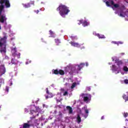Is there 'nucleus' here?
I'll return each mask as SVG.
<instances>
[{"label":"nucleus","instance_id":"9b49d317","mask_svg":"<svg viewBox=\"0 0 128 128\" xmlns=\"http://www.w3.org/2000/svg\"><path fill=\"white\" fill-rule=\"evenodd\" d=\"M81 122H82V118H80V114H78L77 115V122L78 124H80Z\"/></svg>","mask_w":128,"mask_h":128},{"label":"nucleus","instance_id":"2f4dec72","mask_svg":"<svg viewBox=\"0 0 128 128\" xmlns=\"http://www.w3.org/2000/svg\"><path fill=\"white\" fill-rule=\"evenodd\" d=\"M124 118H126V116H128V112H126V113L124 114Z\"/></svg>","mask_w":128,"mask_h":128},{"label":"nucleus","instance_id":"4c0bfd02","mask_svg":"<svg viewBox=\"0 0 128 128\" xmlns=\"http://www.w3.org/2000/svg\"><path fill=\"white\" fill-rule=\"evenodd\" d=\"M34 12H36V14H38L40 12V11L38 10H34Z\"/></svg>","mask_w":128,"mask_h":128},{"label":"nucleus","instance_id":"423d86ee","mask_svg":"<svg viewBox=\"0 0 128 128\" xmlns=\"http://www.w3.org/2000/svg\"><path fill=\"white\" fill-rule=\"evenodd\" d=\"M7 18H6L4 16H1L0 18V22L4 24V20H6Z\"/></svg>","mask_w":128,"mask_h":128},{"label":"nucleus","instance_id":"dca6fc26","mask_svg":"<svg viewBox=\"0 0 128 128\" xmlns=\"http://www.w3.org/2000/svg\"><path fill=\"white\" fill-rule=\"evenodd\" d=\"M83 100L84 102H88L90 100V97L88 96H84Z\"/></svg>","mask_w":128,"mask_h":128},{"label":"nucleus","instance_id":"09e8293b","mask_svg":"<svg viewBox=\"0 0 128 128\" xmlns=\"http://www.w3.org/2000/svg\"><path fill=\"white\" fill-rule=\"evenodd\" d=\"M82 96H84V94H82Z\"/></svg>","mask_w":128,"mask_h":128},{"label":"nucleus","instance_id":"a878e982","mask_svg":"<svg viewBox=\"0 0 128 128\" xmlns=\"http://www.w3.org/2000/svg\"><path fill=\"white\" fill-rule=\"evenodd\" d=\"M124 72H128V68L126 66H124Z\"/></svg>","mask_w":128,"mask_h":128},{"label":"nucleus","instance_id":"7ed1b4c3","mask_svg":"<svg viewBox=\"0 0 128 128\" xmlns=\"http://www.w3.org/2000/svg\"><path fill=\"white\" fill-rule=\"evenodd\" d=\"M12 56H17L18 58H20V54L18 53L17 54V51H16V48L15 47L14 48L12 49Z\"/></svg>","mask_w":128,"mask_h":128},{"label":"nucleus","instance_id":"49530a36","mask_svg":"<svg viewBox=\"0 0 128 128\" xmlns=\"http://www.w3.org/2000/svg\"><path fill=\"white\" fill-rule=\"evenodd\" d=\"M88 90L90 91V88H88Z\"/></svg>","mask_w":128,"mask_h":128},{"label":"nucleus","instance_id":"4468645a","mask_svg":"<svg viewBox=\"0 0 128 128\" xmlns=\"http://www.w3.org/2000/svg\"><path fill=\"white\" fill-rule=\"evenodd\" d=\"M49 32H50V35L51 36V38H54V32L52 31V30H50L49 31Z\"/></svg>","mask_w":128,"mask_h":128},{"label":"nucleus","instance_id":"20e7f679","mask_svg":"<svg viewBox=\"0 0 128 128\" xmlns=\"http://www.w3.org/2000/svg\"><path fill=\"white\" fill-rule=\"evenodd\" d=\"M6 36H4L0 40V46H2L4 44L6 43Z\"/></svg>","mask_w":128,"mask_h":128},{"label":"nucleus","instance_id":"37998d69","mask_svg":"<svg viewBox=\"0 0 128 128\" xmlns=\"http://www.w3.org/2000/svg\"><path fill=\"white\" fill-rule=\"evenodd\" d=\"M119 44H122V42H119Z\"/></svg>","mask_w":128,"mask_h":128},{"label":"nucleus","instance_id":"ddd939ff","mask_svg":"<svg viewBox=\"0 0 128 128\" xmlns=\"http://www.w3.org/2000/svg\"><path fill=\"white\" fill-rule=\"evenodd\" d=\"M96 36H97L99 38H106L104 35H100L99 34H97Z\"/></svg>","mask_w":128,"mask_h":128},{"label":"nucleus","instance_id":"9d476101","mask_svg":"<svg viewBox=\"0 0 128 128\" xmlns=\"http://www.w3.org/2000/svg\"><path fill=\"white\" fill-rule=\"evenodd\" d=\"M115 62H116V64H117V66H120V64H122V60H116Z\"/></svg>","mask_w":128,"mask_h":128},{"label":"nucleus","instance_id":"f8f14e48","mask_svg":"<svg viewBox=\"0 0 128 128\" xmlns=\"http://www.w3.org/2000/svg\"><path fill=\"white\" fill-rule=\"evenodd\" d=\"M30 126V124H28V123H24L23 124V127L22 128H28Z\"/></svg>","mask_w":128,"mask_h":128},{"label":"nucleus","instance_id":"473e14b6","mask_svg":"<svg viewBox=\"0 0 128 128\" xmlns=\"http://www.w3.org/2000/svg\"><path fill=\"white\" fill-rule=\"evenodd\" d=\"M110 4L112 6H114V1L112 0Z\"/></svg>","mask_w":128,"mask_h":128},{"label":"nucleus","instance_id":"8fccbe9b","mask_svg":"<svg viewBox=\"0 0 128 128\" xmlns=\"http://www.w3.org/2000/svg\"><path fill=\"white\" fill-rule=\"evenodd\" d=\"M88 96H90V95H88Z\"/></svg>","mask_w":128,"mask_h":128},{"label":"nucleus","instance_id":"79ce46f5","mask_svg":"<svg viewBox=\"0 0 128 128\" xmlns=\"http://www.w3.org/2000/svg\"><path fill=\"white\" fill-rule=\"evenodd\" d=\"M34 112V110H30V112Z\"/></svg>","mask_w":128,"mask_h":128},{"label":"nucleus","instance_id":"603ef678","mask_svg":"<svg viewBox=\"0 0 128 128\" xmlns=\"http://www.w3.org/2000/svg\"><path fill=\"white\" fill-rule=\"evenodd\" d=\"M60 114H62V113H60Z\"/></svg>","mask_w":128,"mask_h":128},{"label":"nucleus","instance_id":"72a5a7b5","mask_svg":"<svg viewBox=\"0 0 128 128\" xmlns=\"http://www.w3.org/2000/svg\"><path fill=\"white\" fill-rule=\"evenodd\" d=\"M120 16H122V18H124V14H122V12L120 13Z\"/></svg>","mask_w":128,"mask_h":128},{"label":"nucleus","instance_id":"39448f33","mask_svg":"<svg viewBox=\"0 0 128 128\" xmlns=\"http://www.w3.org/2000/svg\"><path fill=\"white\" fill-rule=\"evenodd\" d=\"M70 44L72 46H74L75 48H80V45L76 42H71Z\"/></svg>","mask_w":128,"mask_h":128},{"label":"nucleus","instance_id":"f257e3e1","mask_svg":"<svg viewBox=\"0 0 128 128\" xmlns=\"http://www.w3.org/2000/svg\"><path fill=\"white\" fill-rule=\"evenodd\" d=\"M57 12H59V14L62 18H66V16L68 14V12L70 10L68 9V8L66 5L60 4L58 7L56 8Z\"/></svg>","mask_w":128,"mask_h":128},{"label":"nucleus","instance_id":"f3484780","mask_svg":"<svg viewBox=\"0 0 128 128\" xmlns=\"http://www.w3.org/2000/svg\"><path fill=\"white\" fill-rule=\"evenodd\" d=\"M58 74H60V76H64V71L62 70H60Z\"/></svg>","mask_w":128,"mask_h":128},{"label":"nucleus","instance_id":"7c9ffc66","mask_svg":"<svg viewBox=\"0 0 128 128\" xmlns=\"http://www.w3.org/2000/svg\"><path fill=\"white\" fill-rule=\"evenodd\" d=\"M124 84H128V80H124Z\"/></svg>","mask_w":128,"mask_h":128},{"label":"nucleus","instance_id":"a211bd4d","mask_svg":"<svg viewBox=\"0 0 128 128\" xmlns=\"http://www.w3.org/2000/svg\"><path fill=\"white\" fill-rule=\"evenodd\" d=\"M55 42L57 44L58 46V44H60V40L58 38L55 39Z\"/></svg>","mask_w":128,"mask_h":128},{"label":"nucleus","instance_id":"6e6552de","mask_svg":"<svg viewBox=\"0 0 128 128\" xmlns=\"http://www.w3.org/2000/svg\"><path fill=\"white\" fill-rule=\"evenodd\" d=\"M31 4H34V2L28 3L27 4H23V6L26 8H30Z\"/></svg>","mask_w":128,"mask_h":128},{"label":"nucleus","instance_id":"ea45409f","mask_svg":"<svg viewBox=\"0 0 128 128\" xmlns=\"http://www.w3.org/2000/svg\"><path fill=\"white\" fill-rule=\"evenodd\" d=\"M101 120H104V116H102L101 118Z\"/></svg>","mask_w":128,"mask_h":128},{"label":"nucleus","instance_id":"a19ab883","mask_svg":"<svg viewBox=\"0 0 128 128\" xmlns=\"http://www.w3.org/2000/svg\"><path fill=\"white\" fill-rule=\"evenodd\" d=\"M61 92H64V88H61Z\"/></svg>","mask_w":128,"mask_h":128},{"label":"nucleus","instance_id":"4be33fe9","mask_svg":"<svg viewBox=\"0 0 128 128\" xmlns=\"http://www.w3.org/2000/svg\"><path fill=\"white\" fill-rule=\"evenodd\" d=\"M4 8V4H1V5L0 6V10H1V12H2Z\"/></svg>","mask_w":128,"mask_h":128},{"label":"nucleus","instance_id":"cd10ccee","mask_svg":"<svg viewBox=\"0 0 128 128\" xmlns=\"http://www.w3.org/2000/svg\"><path fill=\"white\" fill-rule=\"evenodd\" d=\"M112 68L114 70H116V65H112Z\"/></svg>","mask_w":128,"mask_h":128},{"label":"nucleus","instance_id":"aec40b11","mask_svg":"<svg viewBox=\"0 0 128 128\" xmlns=\"http://www.w3.org/2000/svg\"><path fill=\"white\" fill-rule=\"evenodd\" d=\"M122 98L124 100H125L126 102V100H128V96L126 95H123Z\"/></svg>","mask_w":128,"mask_h":128},{"label":"nucleus","instance_id":"de8ad7c7","mask_svg":"<svg viewBox=\"0 0 128 128\" xmlns=\"http://www.w3.org/2000/svg\"><path fill=\"white\" fill-rule=\"evenodd\" d=\"M0 30H2V26H0Z\"/></svg>","mask_w":128,"mask_h":128},{"label":"nucleus","instance_id":"a18cd8bd","mask_svg":"<svg viewBox=\"0 0 128 128\" xmlns=\"http://www.w3.org/2000/svg\"><path fill=\"white\" fill-rule=\"evenodd\" d=\"M36 116H38V114H37Z\"/></svg>","mask_w":128,"mask_h":128},{"label":"nucleus","instance_id":"bb28decb","mask_svg":"<svg viewBox=\"0 0 128 128\" xmlns=\"http://www.w3.org/2000/svg\"><path fill=\"white\" fill-rule=\"evenodd\" d=\"M106 4L107 6H110V2H108V1H106Z\"/></svg>","mask_w":128,"mask_h":128},{"label":"nucleus","instance_id":"0eeeda50","mask_svg":"<svg viewBox=\"0 0 128 128\" xmlns=\"http://www.w3.org/2000/svg\"><path fill=\"white\" fill-rule=\"evenodd\" d=\"M66 110L68 111V114H72V108L70 106H67L66 107Z\"/></svg>","mask_w":128,"mask_h":128},{"label":"nucleus","instance_id":"58836bf2","mask_svg":"<svg viewBox=\"0 0 128 128\" xmlns=\"http://www.w3.org/2000/svg\"><path fill=\"white\" fill-rule=\"evenodd\" d=\"M1 52H6V49L1 50Z\"/></svg>","mask_w":128,"mask_h":128},{"label":"nucleus","instance_id":"f704fd0d","mask_svg":"<svg viewBox=\"0 0 128 128\" xmlns=\"http://www.w3.org/2000/svg\"><path fill=\"white\" fill-rule=\"evenodd\" d=\"M46 94H50V92H48V88H46Z\"/></svg>","mask_w":128,"mask_h":128},{"label":"nucleus","instance_id":"c756f323","mask_svg":"<svg viewBox=\"0 0 128 128\" xmlns=\"http://www.w3.org/2000/svg\"><path fill=\"white\" fill-rule=\"evenodd\" d=\"M78 22H79L78 23V24H82L83 23L82 20H78Z\"/></svg>","mask_w":128,"mask_h":128},{"label":"nucleus","instance_id":"864d4df0","mask_svg":"<svg viewBox=\"0 0 128 128\" xmlns=\"http://www.w3.org/2000/svg\"><path fill=\"white\" fill-rule=\"evenodd\" d=\"M124 128H126V127H124Z\"/></svg>","mask_w":128,"mask_h":128},{"label":"nucleus","instance_id":"2eb2a0df","mask_svg":"<svg viewBox=\"0 0 128 128\" xmlns=\"http://www.w3.org/2000/svg\"><path fill=\"white\" fill-rule=\"evenodd\" d=\"M82 24L83 26H88L90 24L86 21H84L83 23H82Z\"/></svg>","mask_w":128,"mask_h":128},{"label":"nucleus","instance_id":"412c9836","mask_svg":"<svg viewBox=\"0 0 128 128\" xmlns=\"http://www.w3.org/2000/svg\"><path fill=\"white\" fill-rule=\"evenodd\" d=\"M16 60L14 58H12L11 63L12 64H16Z\"/></svg>","mask_w":128,"mask_h":128},{"label":"nucleus","instance_id":"c03bdc74","mask_svg":"<svg viewBox=\"0 0 128 128\" xmlns=\"http://www.w3.org/2000/svg\"><path fill=\"white\" fill-rule=\"evenodd\" d=\"M86 66H88V62L86 63Z\"/></svg>","mask_w":128,"mask_h":128},{"label":"nucleus","instance_id":"5701e85b","mask_svg":"<svg viewBox=\"0 0 128 128\" xmlns=\"http://www.w3.org/2000/svg\"><path fill=\"white\" fill-rule=\"evenodd\" d=\"M76 82L72 83V86H71V88L72 89L74 88H76Z\"/></svg>","mask_w":128,"mask_h":128},{"label":"nucleus","instance_id":"c85d7f7f","mask_svg":"<svg viewBox=\"0 0 128 128\" xmlns=\"http://www.w3.org/2000/svg\"><path fill=\"white\" fill-rule=\"evenodd\" d=\"M68 91H66L64 93L63 96H68Z\"/></svg>","mask_w":128,"mask_h":128},{"label":"nucleus","instance_id":"1a4fd4ad","mask_svg":"<svg viewBox=\"0 0 128 128\" xmlns=\"http://www.w3.org/2000/svg\"><path fill=\"white\" fill-rule=\"evenodd\" d=\"M84 63H81L80 65H78V68H77L78 70H80L84 66Z\"/></svg>","mask_w":128,"mask_h":128},{"label":"nucleus","instance_id":"6ab92c4d","mask_svg":"<svg viewBox=\"0 0 128 128\" xmlns=\"http://www.w3.org/2000/svg\"><path fill=\"white\" fill-rule=\"evenodd\" d=\"M59 70H54L53 74H58Z\"/></svg>","mask_w":128,"mask_h":128},{"label":"nucleus","instance_id":"b1692460","mask_svg":"<svg viewBox=\"0 0 128 128\" xmlns=\"http://www.w3.org/2000/svg\"><path fill=\"white\" fill-rule=\"evenodd\" d=\"M56 100L57 104H58V102H62V99L58 100V98H56Z\"/></svg>","mask_w":128,"mask_h":128},{"label":"nucleus","instance_id":"393cba45","mask_svg":"<svg viewBox=\"0 0 128 128\" xmlns=\"http://www.w3.org/2000/svg\"><path fill=\"white\" fill-rule=\"evenodd\" d=\"M114 6L116 8H118L120 7V5H118V4H114Z\"/></svg>","mask_w":128,"mask_h":128},{"label":"nucleus","instance_id":"c9c22d12","mask_svg":"<svg viewBox=\"0 0 128 128\" xmlns=\"http://www.w3.org/2000/svg\"><path fill=\"white\" fill-rule=\"evenodd\" d=\"M85 113L86 114H88V109L85 110Z\"/></svg>","mask_w":128,"mask_h":128},{"label":"nucleus","instance_id":"f03ea898","mask_svg":"<svg viewBox=\"0 0 128 128\" xmlns=\"http://www.w3.org/2000/svg\"><path fill=\"white\" fill-rule=\"evenodd\" d=\"M0 4H5L6 8L10 7V4L9 0H0Z\"/></svg>","mask_w":128,"mask_h":128},{"label":"nucleus","instance_id":"3c124183","mask_svg":"<svg viewBox=\"0 0 128 128\" xmlns=\"http://www.w3.org/2000/svg\"><path fill=\"white\" fill-rule=\"evenodd\" d=\"M116 42H114V44H116Z\"/></svg>","mask_w":128,"mask_h":128},{"label":"nucleus","instance_id":"e433bc0d","mask_svg":"<svg viewBox=\"0 0 128 128\" xmlns=\"http://www.w3.org/2000/svg\"><path fill=\"white\" fill-rule=\"evenodd\" d=\"M36 116L35 115L34 116L31 117L30 118L31 120H34V118H36Z\"/></svg>","mask_w":128,"mask_h":128}]
</instances>
